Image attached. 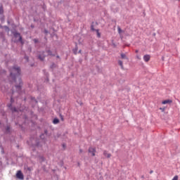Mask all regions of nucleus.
Returning <instances> with one entry per match:
<instances>
[{
  "mask_svg": "<svg viewBox=\"0 0 180 180\" xmlns=\"http://www.w3.org/2000/svg\"><path fill=\"white\" fill-rule=\"evenodd\" d=\"M9 72L12 82H16V79L20 77V67L15 65L14 66L10 68Z\"/></svg>",
  "mask_w": 180,
  "mask_h": 180,
  "instance_id": "obj_1",
  "label": "nucleus"
},
{
  "mask_svg": "<svg viewBox=\"0 0 180 180\" xmlns=\"http://www.w3.org/2000/svg\"><path fill=\"white\" fill-rule=\"evenodd\" d=\"M13 34L14 37H19L18 41H20L21 44H24L25 42H23V39H22V36H20V33L18 32H13Z\"/></svg>",
  "mask_w": 180,
  "mask_h": 180,
  "instance_id": "obj_2",
  "label": "nucleus"
},
{
  "mask_svg": "<svg viewBox=\"0 0 180 180\" xmlns=\"http://www.w3.org/2000/svg\"><path fill=\"white\" fill-rule=\"evenodd\" d=\"M19 84L15 85V88L17 91H22V85H23V82H22V79L19 77L18 79Z\"/></svg>",
  "mask_w": 180,
  "mask_h": 180,
  "instance_id": "obj_3",
  "label": "nucleus"
},
{
  "mask_svg": "<svg viewBox=\"0 0 180 180\" xmlns=\"http://www.w3.org/2000/svg\"><path fill=\"white\" fill-rule=\"evenodd\" d=\"M16 177L18 179H21V180H23L25 179V176L23 175V173H22V171L20 170H18L16 173Z\"/></svg>",
  "mask_w": 180,
  "mask_h": 180,
  "instance_id": "obj_4",
  "label": "nucleus"
},
{
  "mask_svg": "<svg viewBox=\"0 0 180 180\" xmlns=\"http://www.w3.org/2000/svg\"><path fill=\"white\" fill-rule=\"evenodd\" d=\"M89 153L91 154L93 157H95V153H96V149L95 148L90 147L89 148Z\"/></svg>",
  "mask_w": 180,
  "mask_h": 180,
  "instance_id": "obj_5",
  "label": "nucleus"
},
{
  "mask_svg": "<svg viewBox=\"0 0 180 180\" xmlns=\"http://www.w3.org/2000/svg\"><path fill=\"white\" fill-rule=\"evenodd\" d=\"M38 58L41 61H44V58H46V56L44 55V51H43L42 53L38 55Z\"/></svg>",
  "mask_w": 180,
  "mask_h": 180,
  "instance_id": "obj_6",
  "label": "nucleus"
},
{
  "mask_svg": "<svg viewBox=\"0 0 180 180\" xmlns=\"http://www.w3.org/2000/svg\"><path fill=\"white\" fill-rule=\"evenodd\" d=\"M150 55H145V56H143V60H144L146 63H148V61H150Z\"/></svg>",
  "mask_w": 180,
  "mask_h": 180,
  "instance_id": "obj_7",
  "label": "nucleus"
},
{
  "mask_svg": "<svg viewBox=\"0 0 180 180\" xmlns=\"http://www.w3.org/2000/svg\"><path fill=\"white\" fill-rule=\"evenodd\" d=\"M8 108H9V109L12 110V112L17 111L16 108L12 106V103L8 104Z\"/></svg>",
  "mask_w": 180,
  "mask_h": 180,
  "instance_id": "obj_8",
  "label": "nucleus"
},
{
  "mask_svg": "<svg viewBox=\"0 0 180 180\" xmlns=\"http://www.w3.org/2000/svg\"><path fill=\"white\" fill-rule=\"evenodd\" d=\"M103 155L107 158H110V157H112V155L110 153H108L107 150L103 151Z\"/></svg>",
  "mask_w": 180,
  "mask_h": 180,
  "instance_id": "obj_9",
  "label": "nucleus"
},
{
  "mask_svg": "<svg viewBox=\"0 0 180 180\" xmlns=\"http://www.w3.org/2000/svg\"><path fill=\"white\" fill-rule=\"evenodd\" d=\"M74 54L77 55L78 53V45L76 43L75 49L72 50Z\"/></svg>",
  "mask_w": 180,
  "mask_h": 180,
  "instance_id": "obj_10",
  "label": "nucleus"
},
{
  "mask_svg": "<svg viewBox=\"0 0 180 180\" xmlns=\"http://www.w3.org/2000/svg\"><path fill=\"white\" fill-rule=\"evenodd\" d=\"M162 105H167V103H172V100H165L162 102Z\"/></svg>",
  "mask_w": 180,
  "mask_h": 180,
  "instance_id": "obj_11",
  "label": "nucleus"
},
{
  "mask_svg": "<svg viewBox=\"0 0 180 180\" xmlns=\"http://www.w3.org/2000/svg\"><path fill=\"white\" fill-rule=\"evenodd\" d=\"M53 124H57L60 123V120H58V118H55L53 120Z\"/></svg>",
  "mask_w": 180,
  "mask_h": 180,
  "instance_id": "obj_12",
  "label": "nucleus"
},
{
  "mask_svg": "<svg viewBox=\"0 0 180 180\" xmlns=\"http://www.w3.org/2000/svg\"><path fill=\"white\" fill-rule=\"evenodd\" d=\"M121 58L124 59V60H129L127 56H126V54L124 53H121Z\"/></svg>",
  "mask_w": 180,
  "mask_h": 180,
  "instance_id": "obj_13",
  "label": "nucleus"
},
{
  "mask_svg": "<svg viewBox=\"0 0 180 180\" xmlns=\"http://www.w3.org/2000/svg\"><path fill=\"white\" fill-rule=\"evenodd\" d=\"M117 30H118V33L119 34H122V33H123V30H122V28H120V27H117Z\"/></svg>",
  "mask_w": 180,
  "mask_h": 180,
  "instance_id": "obj_14",
  "label": "nucleus"
},
{
  "mask_svg": "<svg viewBox=\"0 0 180 180\" xmlns=\"http://www.w3.org/2000/svg\"><path fill=\"white\" fill-rule=\"evenodd\" d=\"M6 133H11V127L9 126L6 127Z\"/></svg>",
  "mask_w": 180,
  "mask_h": 180,
  "instance_id": "obj_15",
  "label": "nucleus"
},
{
  "mask_svg": "<svg viewBox=\"0 0 180 180\" xmlns=\"http://www.w3.org/2000/svg\"><path fill=\"white\" fill-rule=\"evenodd\" d=\"M46 53H48V56H56V55L53 54L51 51H50V50L46 51Z\"/></svg>",
  "mask_w": 180,
  "mask_h": 180,
  "instance_id": "obj_16",
  "label": "nucleus"
},
{
  "mask_svg": "<svg viewBox=\"0 0 180 180\" xmlns=\"http://www.w3.org/2000/svg\"><path fill=\"white\" fill-rule=\"evenodd\" d=\"M118 64L120 65L121 68H123V62L122 60H118Z\"/></svg>",
  "mask_w": 180,
  "mask_h": 180,
  "instance_id": "obj_17",
  "label": "nucleus"
},
{
  "mask_svg": "<svg viewBox=\"0 0 180 180\" xmlns=\"http://www.w3.org/2000/svg\"><path fill=\"white\" fill-rule=\"evenodd\" d=\"M96 32L97 33V37L101 38V34L99 33V30H96Z\"/></svg>",
  "mask_w": 180,
  "mask_h": 180,
  "instance_id": "obj_18",
  "label": "nucleus"
},
{
  "mask_svg": "<svg viewBox=\"0 0 180 180\" xmlns=\"http://www.w3.org/2000/svg\"><path fill=\"white\" fill-rule=\"evenodd\" d=\"M91 30H92L93 32H96V30L94 27V25H91Z\"/></svg>",
  "mask_w": 180,
  "mask_h": 180,
  "instance_id": "obj_19",
  "label": "nucleus"
},
{
  "mask_svg": "<svg viewBox=\"0 0 180 180\" xmlns=\"http://www.w3.org/2000/svg\"><path fill=\"white\" fill-rule=\"evenodd\" d=\"M2 13H4V8L0 7V15H2Z\"/></svg>",
  "mask_w": 180,
  "mask_h": 180,
  "instance_id": "obj_20",
  "label": "nucleus"
},
{
  "mask_svg": "<svg viewBox=\"0 0 180 180\" xmlns=\"http://www.w3.org/2000/svg\"><path fill=\"white\" fill-rule=\"evenodd\" d=\"M33 41H34V43H35V44H36L39 43V39H33Z\"/></svg>",
  "mask_w": 180,
  "mask_h": 180,
  "instance_id": "obj_21",
  "label": "nucleus"
},
{
  "mask_svg": "<svg viewBox=\"0 0 180 180\" xmlns=\"http://www.w3.org/2000/svg\"><path fill=\"white\" fill-rule=\"evenodd\" d=\"M15 102V100H13V98L11 96V103H13Z\"/></svg>",
  "mask_w": 180,
  "mask_h": 180,
  "instance_id": "obj_22",
  "label": "nucleus"
},
{
  "mask_svg": "<svg viewBox=\"0 0 180 180\" xmlns=\"http://www.w3.org/2000/svg\"><path fill=\"white\" fill-rule=\"evenodd\" d=\"M39 160H41V161H44V157H43V156H41V157H39Z\"/></svg>",
  "mask_w": 180,
  "mask_h": 180,
  "instance_id": "obj_23",
  "label": "nucleus"
},
{
  "mask_svg": "<svg viewBox=\"0 0 180 180\" xmlns=\"http://www.w3.org/2000/svg\"><path fill=\"white\" fill-rule=\"evenodd\" d=\"M172 180H178V176H174Z\"/></svg>",
  "mask_w": 180,
  "mask_h": 180,
  "instance_id": "obj_24",
  "label": "nucleus"
},
{
  "mask_svg": "<svg viewBox=\"0 0 180 180\" xmlns=\"http://www.w3.org/2000/svg\"><path fill=\"white\" fill-rule=\"evenodd\" d=\"M25 58L26 59V60H27V62L29 61V56H25Z\"/></svg>",
  "mask_w": 180,
  "mask_h": 180,
  "instance_id": "obj_25",
  "label": "nucleus"
},
{
  "mask_svg": "<svg viewBox=\"0 0 180 180\" xmlns=\"http://www.w3.org/2000/svg\"><path fill=\"white\" fill-rule=\"evenodd\" d=\"M56 66L55 64H52V65L51 66V68H53Z\"/></svg>",
  "mask_w": 180,
  "mask_h": 180,
  "instance_id": "obj_26",
  "label": "nucleus"
},
{
  "mask_svg": "<svg viewBox=\"0 0 180 180\" xmlns=\"http://www.w3.org/2000/svg\"><path fill=\"white\" fill-rule=\"evenodd\" d=\"M44 33H46V34H47V33H49V31H47V30H45Z\"/></svg>",
  "mask_w": 180,
  "mask_h": 180,
  "instance_id": "obj_27",
  "label": "nucleus"
},
{
  "mask_svg": "<svg viewBox=\"0 0 180 180\" xmlns=\"http://www.w3.org/2000/svg\"><path fill=\"white\" fill-rule=\"evenodd\" d=\"M63 148H65V143L63 144Z\"/></svg>",
  "mask_w": 180,
  "mask_h": 180,
  "instance_id": "obj_28",
  "label": "nucleus"
},
{
  "mask_svg": "<svg viewBox=\"0 0 180 180\" xmlns=\"http://www.w3.org/2000/svg\"><path fill=\"white\" fill-rule=\"evenodd\" d=\"M44 134H47V129H46V130L44 131Z\"/></svg>",
  "mask_w": 180,
  "mask_h": 180,
  "instance_id": "obj_29",
  "label": "nucleus"
},
{
  "mask_svg": "<svg viewBox=\"0 0 180 180\" xmlns=\"http://www.w3.org/2000/svg\"><path fill=\"white\" fill-rule=\"evenodd\" d=\"M44 136V134H41V136H40V137L41 138V139H43V136Z\"/></svg>",
  "mask_w": 180,
  "mask_h": 180,
  "instance_id": "obj_30",
  "label": "nucleus"
},
{
  "mask_svg": "<svg viewBox=\"0 0 180 180\" xmlns=\"http://www.w3.org/2000/svg\"><path fill=\"white\" fill-rule=\"evenodd\" d=\"M153 172H154V171L150 170L149 173H150V174H153Z\"/></svg>",
  "mask_w": 180,
  "mask_h": 180,
  "instance_id": "obj_31",
  "label": "nucleus"
},
{
  "mask_svg": "<svg viewBox=\"0 0 180 180\" xmlns=\"http://www.w3.org/2000/svg\"><path fill=\"white\" fill-rule=\"evenodd\" d=\"M79 151H80V153H82V149H80Z\"/></svg>",
  "mask_w": 180,
  "mask_h": 180,
  "instance_id": "obj_32",
  "label": "nucleus"
},
{
  "mask_svg": "<svg viewBox=\"0 0 180 180\" xmlns=\"http://www.w3.org/2000/svg\"><path fill=\"white\" fill-rule=\"evenodd\" d=\"M57 58H60V56H57Z\"/></svg>",
  "mask_w": 180,
  "mask_h": 180,
  "instance_id": "obj_33",
  "label": "nucleus"
},
{
  "mask_svg": "<svg viewBox=\"0 0 180 180\" xmlns=\"http://www.w3.org/2000/svg\"><path fill=\"white\" fill-rule=\"evenodd\" d=\"M137 58H139V60H140V58L139 56H137Z\"/></svg>",
  "mask_w": 180,
  "mask_h": 180,
  "instance_id": "obj_34",
  "label": "nucleus"
},
{
  "mask_svg": "<svg viewBox=\"0 0 180 180\" xmlns=\"http://www.w3.org/2000/svg\"><path fill=\"white\" fill-rule=\"evenodd\" d=\"M79 53H81V50L79 51Z\"/></svg>",
  "mask_w": 180,
  "mask_h": 180,
  "instance_id": "obj_35",
  "label": "nucleus"
},
{
  "mask_svg": "<svg viewBox=\"0 0 180 180\" xmlns=\"http://www.w3.org/2000/svg\"><path fill=\"white\" fill-rule=\"evenodd\" d=\"M36 103H37V101L35 100Z\"/></svg>",
  "mask_w": 180,
  "mask_h": 180,
  "instance_id": "obj_36",
  "label": "nucleus"
},
{
  "mask_svg": "<svg viewBox=\"0 0 180 180\" xmlns=\"http://www.w3.org/2000/svg\"><path fill=\"white\" fill-rule=\"evenodd\" d=\"M78 167H79V163H78Z\"/></svg>",
  "mask_w": 180,
  "mask_h": 180,
  "instance_id": "obj_37",
  "label": "nucleus"
},
{
  "mask_svg": "<svg viewBox=\"0 0 180 180\" xmlns=\"http://www.w3.org/2000/svg\"><path fill=\"white\" fill-rule=\"evenodd\" d=\"M46 70H43L44 72H45Z\"/></svg>",
  "mask_w": 180,
  "mask_h": 180,
  "instance_id": "obj_38",
  "label": "nucleus"
},
{
  "mask_svg": "<svg viewBox=\"0 0 180 180\" xmlns=\"http://www.w3.org/2000/svg\"><path fill=\"white\" fill-rule=\"evenodd\" d=\"M32 99L33 100V99H34V98H32Z\"/></svg>",
  "mask_w": 180,
  "mask_h": 180,
  "instance_id": "obj_39",
  "label": "nucleus"
}]
</instances>
